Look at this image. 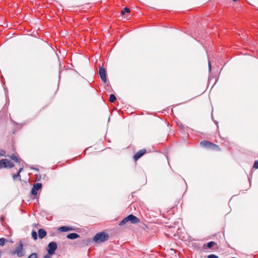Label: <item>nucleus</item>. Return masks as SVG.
Listing matches in <instances>:
<instances>
[{
	"label": "nucleus",
	"instance_id": "obj_1",
	"mask_svg": "<svg viewBox=\"0 0 258 258\" xmlns=\"http://www.w3.org/2000/svg\"><path fill=\"white\" fill-rule=\"evenodd\" d=\"M12 254H16L18 257H21L25 254V250L23 248V245L20 242L19 245L12 251Z\"/></svg>",
	"mask_w": 258,
	"mask_h": 258
},
{
	"label": "nucleus",
	"instance_id": "obj_2",
	"mask_svg": "<svg viewBox=\"0 0 258 258\" xmlns=\"http://www.w3.org/2000/svg\"><path fill=\"white\" fill-rule=\"evenodd\" d=\"M108 239V235L104 232L97 233L93 238V241L99 243L106 241Z\"/></svg>",
	"mask_w": 258,
	"mask_h": 258
},
{
	"label": "nucleus",
	"instance_id": "obj_3",
	"mask_svg": "<svg viewBox=\"0 0 258 258\" xmlns=\"http://www.w3.org/2000/svg\"><path fill=\"white\" fill-rule=\"evenodd\" d=\"M130 221L132 224H137L140 222V220L133 215H130L124 218L119 224L120 225H123L127 222Z\"/></svg>",
	"mask_w": 258,
	"mask_h": 258
},
{
	"label": "nucleus",
	"instance_id": "obj_4",
	"mask_svg": "<svg viewBox=\"0 0 258 258\" xmlns=\"http://www.w3.org/2000/svg\"><path fill=\"white\" fill-rule=\"evenodd\" d=\"M14 165L7 159H2L0 161V168H11Z\"/></svg>",
	"mask_w": 258,
	"mask_h": 258
},
{
	"label": "nucleus",
	"instance_id": "obj_5",
	"mask_svg": "<svg viewBox=\"0 0 258 258\" xmlns=\"http://www.w3.org/2000/svg\"><path fill=\"white\" fill-rule=\"evenodd\" d=\"M200 145L203 147H207L208 148L213 149L215 150H219V148L218 146L206 141L201 142L200 143Z\"/></svg>",
	"mask_w": 258,
	"mask_h": 258
},
{
	"label": "nucleus",
	"instance_id": "obj_6",
	"mask_svg": "<svg viewBox=\"0 0 258 258\" xmlns=\"http://www.w3.org/2000/svg\"><path fill=\"white\" fill-rule=\"evenodd\" d=\"M57 248V244L55 242H51L48 245L47 251L50 254H53Z\"/></svg>",
	"mask_w": 258,
	"mask_h": 258
},
{
	"label": "nucleus",
	"instance_id": "obj_7",
	"mask_svg": "<svg viewBox=\"0 0 258 258\" xmlns=\"http://www.w3.org/2000/svg\"><path fill=\"white\" fill-rule=\"evenodd\" d=\"M99 76L102 79V80L104 82H106V72L105 70V69L103 67H100L99 70Z\"/></svg>",
	"mask_w": 258,
	"mask_h": 258
},
{
	"label": "nucleus",
	"instance_id": "obj_8",
	"mask_svg": "<svg viewBox=\"0 0 258 258\" xmlns=\"http://www.w3.org/2000/svg\"><path fill=\"white\" fill-rule=\"evenodd\" d=\"M42 185L41 183H37L33 185V188L31 190L32 195L36 196L37 194V191L41 188Z\"/></svg>",
	"mask_w": 258,
	"mask_h": 258
},
{
	"label": "nucleus",
	"instance_id": "obj_9",
	"mask_svg": "<svg viewBox=\"0 0 258 258\" xmlns=\"http://www.w3.org/2000/svg\"><path fill=\"white\" fill-rule=\"evenodd\" d=\"M146 151L145 149H143L139 151L134 156L135 160H137L138 159H139L146 153Z\"/></svg>",
	"mask_w": 258,
	"mask_h": 258
},
{
	"label": "nucleus",
	"instance_id": "obj_10",
	"mask_svg": "<svg viewBox=\"0 0 258 258\" xmlns=\"http://www.w3.org/2000/svg\"><path fill=\"white\" fill-rule=\"evenodd\" d=\"M38 236L40 238H43L46 236V232L43 229H40L38 231Z\"/></svg>",
	"mask_w": 258,
	"mask_h": 258
},
{
	"label": "nucleus",
	"instance_id": "obj_11",
	"mask_svg": "<svg viewBox=\"0 0 258 258\" xmlns=\"http://www.w3.org/2000/svg\"><path fill=\"white\" fill-rule=\"evenodd\" d=\"M79 237V235L76 233H71L68 235L67 238L70 239H75Z\"/></svg>",
	"mask_w": 258,
	"mask_h": 258
},
{
	"label": "nucleus",
	"instance_id": "obj_12",
	"mask_svg": "<svg viewBox=\"0 0 258 258\" xmlns=\"http://www.w3.org/2000/svg\"><path fill=\"white\" fill-rule=\"evenodd\" d=\"M72 229L71 227H66V226H61L58 228V230L62 232H67L68 231L72 230Z\"/></svg>",
	"mask_w": 258,
	"mask_h": 258
},
{
	"label": "nucleus",
	"instance_id": "obj_13",
	"mask_svg": "<svg viewBox=\"0 0 258 258\" xmlns=\"http://www.w3.org/2000/svg\"><path fill=\"white\" fill-rule=\"evenodd\" d=\"M116 97L113 94H111L109 96V101L111 102H113L115 101Z\"/></svg>",
	"mask_w": 258,
	"mask_h": 258
},
{
	"label": "nucleus",
	"instance_id": "obj_14",
	"mask_svg": "<svg viewBox=\"0 0 258 258\" xmlns=\"http://www.w3.org/2000/svg\"><path fill=\"white\" fill-rule=\"evenodd\" d=\"M9 157L11 159H12L13 160L15 161L16 162H19V159L17 158V156H16L15 155H13V156H9Z\"/></svg>",
	"mask_w": 258,
	"mask_h": 258
},
{
	"label": "nucleus",
	"instance_id": "obj_15",
	"mask_svg": "<svg viewBox=\"0 0 258 258\" xmlns=\"http://www.w3.org/2000/svg\"><path fill=\"white\" fill-rule=\"evenodd\" d=\"M125 12H126V13L130 12V9L127 8H125L123 10L121 11V14L123 15Z\"/></svg>",
	"mask_w": 258,
	"mask_h": 258
},
{
	"label": "nucleus",
	"instance_id": "obj_16",
	"mask_svg": "<svg viewBox=\"0 0 258 258\" xmlns=\"http://www.w3.org/2000/svg\"><path fill=\"white\" fill-rule=\"evenodd\" d=\"M32 236L34 240H36L37 239V234L36 231L32 232Z\"/></svg>",
	"mask_w": 258,
	"mask_h": 258
},
{
	"label": "nucleus",
	"instance_id": "obj_17",
	"mask_svg": "<svg viewBox=\"0 0 258 258\" xmlns=\"http://www.w3.org/2000/svg\"><path fill=\"white\" fill-rule=\"evenodd\" d=\"M6 241V240L5 239H4V238H0V245L4 246L5 245Z\"/></svg>",
	"mask_w": 258,
	"mask_h": 258
},
{
	"label": "nucleus",
	"instance_id": "obj_18",
	"mask_svg": "<svg viewBox=\"0 0 258 258\" xmlns=\"http://www.w3.org/2000/svg\"><path fill=\"white\" fill-rule=\"evenodd\" d=\"M215 243L214 242H209L208 244H207V246L209 247V248H211L212 247V246H213L214 245H215Z\"/></svg>",
	"mask_w": 258,
	"mask_h": 258
},
{
	"label": "nucleus",
	"instance_id": "obj_19",
	"mask_svg": "<svg viewBox=\"0 0 258 258\" xmlns=\"http://www.w3.org/2000/svg\"><path fill=\"white\" fill-rule=\"evenodd\" d=\"M23 168H20V169H19V172L18 173V174L17 175H13V178L14 179H15L17 177H18L19 176V174H20V173L22 171Z\"/></svg>",
	"mask_w": 258,
	"mask_h": 258
},
{
	"label": "nucleus",
	"instance_id": "obj_20",
	"mask_svg": "<svg viewBox=\"0 0 258 258\" xmlns=\"http://www.w3.org/2000/svg\"><path fill=\"white\" fill-rule=\"evenodd\" d=\"M207 258H219L218 256L215 254L209 255Z\"/></svg>",
	"mask_w": 258,
	"mask_h": 258
},
{
	"label": "nucleus",
	"instance_id": "obj_21",
	"mask_svg": "<svg viewBox=\"0 0 258 258\" xmlns=\"http://www.w3.org/2000/svg\"><path fill=\"white\" fill-rule=\"evenodd\" d=\"M28 258H37V255L35 253L31 254Z\"/></svg>",
	"mask_w": 258,
	"mask_h": 258
},
{
	"label": "nucleus",
	"instance_id": "obj_22",
	"mask_svg": "<svg viewBox=\"0 0 258 258\" xmlns=\"http://www.w3.org/2000/svg\"><path fill=\"white\" fill-rule=\"evenodd\" d=\"M253 167L255 168H258V161H255L254 165H253Z\"/></svg>",
	"mask_w": 258,
	"mask_h": 258
},
{
	"label": "nucleus",
	"instance_id": "obj_23",
	"mask_svg": "<svg viewBox=\"0 0 258 258\" xmlns=\"http://www.w3.org/2000/svg\"><path fill=\"white\" fill-rule=\"evenodd\" d=\"M5 151L4 150H0V156H4L5 154Z\"/></svg>",
	"mask_w": 258,
	"mask_h": 258
},
{
	"label": "nucleus",
	"instance_id": "obj_24",
	"mask_svg": "<svg viewBox=\"0 0 258 258\" xmlns=\"http://www.w3.org/2000/svg\"><path fill=\"white\" fill-rule=\"evenodd\" d=\"M51 255L52 254H49L48 253V254H47L44 255V258H51Z\"/></svg>",
	"mask_w": 258,
	"mask_h": 258
},
{
	"label": "nucleus",
	"instance_id": "obj_25",
	"mask_svg": "<svg viewBox=\"0 0 258 258\" xmlns=\"http://www.w3.org/2000/svg\"><path fill=\"white\" fill-rule=\"evenodd\" d=\"M208 66H209V71H210L211 70V66L210 61L209 60H208Z\"/></svg>",
	"mask_w": 258,
	"mask_h": 258
},
{
	"label": "nucleus",
	"instance_id": "obj_26",
	"mask_svg": "<svg viewBox=\"0 0 258 258\" xmlns=\"http://www.w3.org/2000/svg\"><path fill=\"white\" fill-rule=\"evenodd\" d=\"M2 255V251L0 250V257Z\"/></svg>",
	"mask_w": 258,
	"mask_h": 258
},
{
	"label": "nucleus",
	"instance_id": "obj_27",
	"mask_svg": "<svg viewBox=\"0 0 258 258\" xmlns=\"http://www.w3.org/2000/svg\"><path fill=\"white\" fill-rule=\"evenodd\" d=\"M9 242H11V243H13V241H12V240H10Z\"/></svg>",
	"mask_w": 258,
	"mask_h": 258
},
{
	"label": "nucleus",
	"instance_id": "obj_28",
	"mask_svg": "<svg viewBox=\"0 0 258 258\" xmlns=\"http://www.w3.org/2000/svg\"><path fill=\"white\" fill-rule=\"evenodd\" d=\"M234 2H236L237 0H233Z\"/></svg>",
	"mask_w": 258,
	"mask_h": 258
}]
</instances>
